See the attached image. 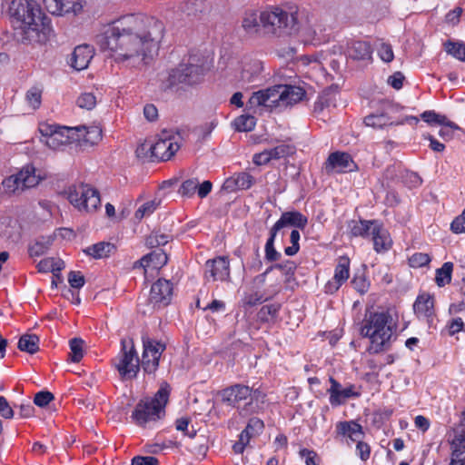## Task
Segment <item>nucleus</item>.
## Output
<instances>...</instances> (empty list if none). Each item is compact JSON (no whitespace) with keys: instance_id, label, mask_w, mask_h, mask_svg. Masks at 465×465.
<instances>
[{"instance_id":"62","label":"nucleus","mask_w":465,"mask_h":465,"mask_svg":"<svg viewBox=\"0 0 465 465\" xmlns=\"http://www.w3.org/2000/svg\"><path fill=\"white\" fill-rule=\"evenodd\" d=\"M0 416L5 419H11L14 416L13 408L4 396H0Z\"/></svg>"},{"instance_id":"47","label":"nucleus","mask_w":465,"mask_h":465,"mask_svg":"<svg viewBox=\"0 0 465 465\" xmlns=\"http://www.w3.org/2000/svg\"><path fill=\"white\" fill-rule=\"evenodd\" d=\"M25 99L33 109H37L42 102V90L37 86L31 87L26 92Z\"/></svg>"},{"instance_id":"43","label":"nucleus","mask_w":465,"mask_h":465,"mask_svg":"<svg viewBox=\"0 0 465 465\" xmlns=\"http://www.w3.org/2000/svg\"><path fill=\"white\" fill-rule=\"evenodd\" d=\"M248 104L251 107H269V88L254 92L250 97Z\"/></svg>"},{"instance_id":"4","label":"nucleus","mask_w":465,"mask_h":465,"mask_svg":"<svg viewBox=\"0 0 465 465\" xmlns=\"http://www.w3.org/2000/svg\"><path fill=\"white\" fill-rule=\"evenodd\" d=\"M220 396L223 403L237 409L239 415L249 416L263 410L267 393L262 386L256 388L236 383L222 390Z\"/></svg>"},{"instance_id":"1","label":"nucleus","mask_w":465,"mask_h":465,"mask_svg":"<svg viewBox=\"0 0 465 465\" xmlns=\"http://www.w3.org/2000/svg\"><path fill=\"white\" fill-rule=\"evenodd\" d=\"M163 34L164 25L158 19L130 14L103 25L94 42L115 64L142 70L157 55Z\"/></svg>"},{"instance_id":"63","label":"nucleus","mask_w":465,"mask_h":465,"mask_svg":"<svg viewBox=\"0 0 465 465\" xmlns=\"http://www.w3.org/2000/svg\"><path fill=\"white\" fill-rule=\"evenodd\" d=\"M271 161H272V158H271L268 149H266L261 153H255L252 156L253 163L258 166L265 165V164L269 163Z\"/></svg>"},{"instance_id":"40","label":"nucleus","mask_w":465,"mask_h":465,"mask_svg":"<svg viewBox=\"0 0 465 465\" xmlns=\"http://www.w3.org/2000/svg\"><path fill=\"white\" fill-rule=\"evenodd\" d=\"M444 50L447 54L456 59L465 62V44L460 42L447 41L444 43Z\"/></svg>"},{"instance_id":"20","label":"nucleus","mask_w":465,"mask_h":465,"mask_svg":"<svg viewBox=\"0 0 465 465\" xmlns=\"http://www.w3.org/2000/svg\"><path fill=\"white\" fill-rule=\"evenodd\" d=\"M413 311L419 320L431 323L435 316L434 297L427 292L419 294L413 303Z\"/></svg>"},{"instance_id":"7","label":"nucleus","mask_w":465,"mask_h":465,"mask_svg":"<svg viewBox=\"0 0 465 465\" xmlns=\"http://www.w3.org/2000/svg\"><path fill=\"white\" fill-rule=\"evenodd\" d=\"M210 67L211 64L207 56L199 54H191L186 63H182L170 71L168 84L170 87L178 84L187 86L199 84Z\"/></svg>"},{"instance_id":"50","label":"nucleus","mask_w":465,"mask_h":465,"mask_svg":"<svg viewBox=\"0 0 465 465\" xmlns=\"http://www.w3.org/2000/svg\"><path fill=\"white\" fill-rule=\"evenodd\" d=\"M353 288L361 294L366 293L371 286L370 282L363 273L355 274L351 280Z\"/></svg>"},{"instance_id":"10","label":"nucleus","mask_w":465,"mask_h":465,"mask_svg":"<svg viewBox=\"0 0 465 465\" xmlns=\"http://www.w3.org/2000/svg\"><path fill=\"white\" fill-rule=\"evenodd\" d=\"M66 193L70 203L80 212L93 213L101 206L99 192L88 184L72 185Z\"/></svg>"},{"instance_id":"25","label":"nucleus","mask_w":465,"mask_h":465,"mask_svg":"<svg viewBox=\"0 0 465 465\" xmlns=\"http://www.w3.org/2000/svg\"><path fill=\"white\" fill-rule=\"evenodd\" d=\"M167 262V255L163 252H152L134 263V269L143 268L146 272L147 268L159 269Z\"/></svg>"},{"instance_id":"22","label":"nucleus","mask_w":465,"mask_h":465,"mask_svg":"<svg viewBox=\"0 0 465 465\" xmlns=\"http://www.w3.org/2000/svg\"><path fill=\"white\" fill-rule=\"evenodd\" d=\"M307 223L308 219L302 213L298 211L285 212L281 215L280 219L274 223L272 229L277 232L286 226H293L303 230Z\"/></svg>"},{"instance_id":"31","label":"nucleus","mask_w":465,"mask_h":465,"mask_svg":"<svg viewBox=\"0 0 465 465\" xmlns=\"http://www.w3.org/2000/svg\"><path fill=\"white\" fill-rule=\"evenodd\" d=\"M282 93L283 106L300 102L305 94L302 88L293 85H282Z\"/></svg>"},{"instance_id":"58","label":"nucleus","mask_w":465,"mask_h":465,"mask_svg":"<svg viewBox=\"0 0 465 465\" xmlns=\"http://www.w3.org/2000/svg\"><path fill=\"white\" fill-rule=\"evenodd\" d=\"M300 456L304 460L306 465H319L320 458L313 450L301 449L299 451Z\"/></svg>"},{"instance_id":"30","label":"nucleus","mask_w":465,"mask_h":465,"mask_svg":"<svg viewBox=\"0 0 465 465\" xmlns=\"http://www.w3.org/2000/svg\"><path fill=\"white\" fill-rule=\"evenodd\" d=\"M420 118L430 125L449 126L451 129H460L453 122L450 121L444 114L436 113L433 110L425 111L420 114Z\"/></svg>"},{"instance_id":"6","label":"nucleus","mask_w":465,"mask_h":465,"mask_svg":"<svg viewBox=\"0 0 465 465\" xmlns=\"http://www.w3.org/2000/svg\"><path fill=\"white\" fill-rule=\"evenodd\" d=\"M171 386L166 381L160 384L153 397H146L139 401L132 412L131 418L141 427L156 421L165 415V406L169 401Z\"/></svg>"},{"instance_id":"35","label":"nucleus","mask_w":465,"mask_h":465,"mask_svg":"<svg viewBox=\"0 0 465 465\" xmlns=\"http://www.w3.org/2000/svg\"><path fill=\"white\" fill-rule=\"evenodd\" d=\"M335 94L331 91H323L317 98L314 103V113L321 114L325 109H330L331 107H335Z\"/></svg>"},{"instance_id":"12","label":"nucleus","mask_w":465,"mask_h":465,"mask_svg":"<svg viewBox=\"0 0 465 465\" xmlns=\"http://www.w3.org/2000/svg\"><path fill=\"white\" fill-rule=\"evenodd\" d=\"M40 180V176L35 173V168L32 164H27L16 174L5 178L2 185L5 193L18 194L25 189L35 187Z\"/></svg>"},{"instance_id":"8","label":"nucleus","mask_w":465,"mask_h":465,"mask_svg":"<svg viewBox=\"0 0 465 465\" xmlns=\"http://www.w3.org/2000/svg\"><path fill=\"white\" fill-rule=\"evenodd\" d=\"M261 24L265 31L273 35H291L299 31L298 12H287L281 7L272 6L261 12Z\"/></svg>"},{"instance_id":"2","label":"nucleus","mask_w":465,"mask_h":465,"mask_svg":"<svg viewBox=\"0 0 465 465\" xmlns=\"http://www.w3.org/2000/svg\"><path fill=\"white\" fill-rule=\"evenodd\" d=\"M9 15L18 39L24 44L44 43L50 32V19L34 0H13Z\"/></svg>"},{"instance_id":"57","label":"nucleus","mask_w":465,"mask_h":465,"mask_svg":"<svg viewBox=\"0 0 465 465\" xmlns=\"http://www.w3.org/2000/svg\"><path fill=\"white\" fill-rule=\"evenodd\" d=\"M364 124L373 128H382L387 124V119L383 114H371L364 118Z\"/></svg>"},{"instance_id":"37","label":"nucleus","mask_w":465,"mask_h":465,"mask_svg":"<svg viewBox=\"0 0 465 465\" xmlns=\"http://www.w3.org/2000/svg\"><path fill=\"white\" fill-rule=\"evenodd\" d=\"M453 264L450 262H444L440 268L437 269L435 282L438 286L443 287L450 282Z\"/></svg>"},{"instance_id":"3","label":"nucleus","mask_w":465,"mask_h":465,"mask_svg":"<svg viewBox=\"0 0 465 465\" xmlns=\"http://www.w3.org/2000/svg\"><path fill=\"white\" fill-rule=\"evenodd\" d=\"M397 329V321L389 311L371 312L365 314L360 333L370 341L368 352L378 354L391 349Z\"/></svg>"},{"instance_id":"38","label":"nucleus","mask_w":465,"mask_h":465,"mask_svg":"<svg viewBox=\"0 0 465 465\" xmlns=\"http://www.w3.org/2000/svg\"><path fill=\"white\" fill-rule=\"evenodd\" d=\"M232 125L238 132H250L254 129L256 119L254 116L242 114L234 119Z\"/></svg>"},{"instance_id":"24","label":"nucleus","mask_w":465,"mask_h":465,"mask_svg":"<svg viewBox=\"0 0 465 465\" xmlns=\"http://www.w3.org/2000/svg\"><path fill=\"white\" fill-rule=\"evenodd\" d=\"M254 178L249 173L242 172L227 178L223 183V188L227 192H235L237 190H247L252 187Z\"/></svg>"},{"instance_id":"45","label":"nucleus","mask_w":465,"mask_h":465,"mask_svg":"<svg viewBox=\"0 0 465 465\" xmlns=\"http://www.w3.org/2000/svg\"><path fill=\"white\" fill-rule=\"evenodd\" d=\"M282 85H274L269 88V108L282 107Z\"/></svg>"},{"instance_id":"41","label":"nucleus","mask_w":465,"mask_h":465,"mask_svg":"<svg viewBox=\"0 0 465 465\" xmlns=\"http://www.w3.org/2000/svg\"><path fill=\"white\" fill-rule=\"evenodd\" d=\"M268 151L272 160H280L294 153L295 148L288 143H281Z\"/></svg>"},{"instance_id":"60","label":"nucleus","mask_w":465,"mask_h":465,"mask_svg":"<svg viewBox=\"0 0 465 465\" xmlns=\"http://www.w3.org/2000/svg\"><path fill=\"white\" fill-rule=\"evenodd\" d=\"M68 282L71 287L80 289L84 285L85 280L80 272L71 271L68 273Z\"/></svg>"},{"instance_id":"54","label":"nucleus","mask_w":465,"mask_h":465,"mask_svg":"<svg viewBox=\"0 0 465 465\" xmlns=\"http://www.w3.org/2000/svg\"><path fill=\"white\" fill-rule=\"evenodd\" d=\"M79 107L91 110L96 104V97L92 93L82 94L76 101Z\"/></svg>"},{"instance_id":"16","label":"nucleus","mask_w":465,"mask_h":465,"mask_svg":"<svg viewBox=\"0 0 465 465\" xmlns=\"http://www.w3.org/2000/svg\"><path fill=\"white\" fill-rule=\"evenodd\" d=\"M324 168L328 173H346L357 170V164L348 153L334 152L328 156Z\"/></svg>"},{"instance_id":"59","label":"nucleus","mask_w":465,"mask_h":465,"mask_svg":"<svg viewBox=\"0 0 465 465\" xmlns=\"http://www.w3.org/2000/svg\"><path fill=\"white\" fill-rule=\"evenodd\" d=\"M54 399L53 393L47 391L37 392L34 398V403L39 407L47 406Z\"/></svg>"},{"instance_id":"21","label":"nucleus","mask_w":465,"mask_h":465,"mask_svg":"<svg viewBox=\"0 0 465 465\" xmlns=\"http://www.w3.org/2000/svg\"><path fill=\"white\" fill-rule=\"evenodd\" d=\"M371 237L373 242V249L378 253H384L392 247V239L390 232L378 220L371 231Z\"/></svg>"},{"instance_id":"51","label":"nucleus","mask_w":465,"mask_h":465,"mask_svg":"<svg viewBox=\"0 0 465 465\" xmlns=\"http://www.w3.org/2000/svg\"><path fill=\"white\" fill-rule=\"evenodd\" d=\"M198 185L197 179H188L182 183L179 188V193L183 196L192 197L196 193Z\"/></svg>"},{"instance_id":"52","label":"nucleus","mask_w":465,"mask_h":465,"mask_svg":"<svg viewBox=\"0 0 465 465\" xmlns=\"http://www.w3.org/2000/svg\"><path fill=\"white\" fill-rule=\"evenodd\" d=\"M430 262V257L427 253L416 252L409 258V264L413 268H420Z\"/></svg>"},{"instance_id":"27","label":"nucleus","mask_w":465,"mask_h":465,"mask_svg":"<svg viewBox=\"0 0 465 465\" xmlns=\"http://www.w3.org/2000/svg\"><path fill=\"white\" fill-rule=\"evenodd\" d=\"M452 456H464L465 457V412L460 424L453 430V438L450 441Z\"/></svg>"},{"instance_id":"13","label":"nucleus","mask_w":465,"mask_h":465,"mask_svg":"<svg viewBox=\"0 0 465 465\" xmlns=\"http://www.w3.org/2000/svg\"><path fill=\"white\" fill-rule=\"evenodd\" d=\"M143 347L141 367L145 373L153 374L159 367L160 358L166 346L154 339L143 337Z\"/></svg>"},{"instance_id":"5","label":"nucleus","mask_w":465,"mask_h":465,"mask_svg":"<svg viewBox=\"0 0 465 465\" xmlns=\"http://www.w3.org/2000/svg\"><path fill=\"white\" fill-rule=\"evenodd\" d=\"M101 139L102 129L97 125L61 126L54 134L45 139V144L54 150L74 143L81 147H88L96 144Z\"/></svg>"},{"instance_id":"26","label":"nucleus","mask_w":465,"mask_h":465,"mask_svg":"<svg viewBox=\"0 0 465 465\" xmlns=\"http://www.w3.org/2000/svg\"><path fill=\"white\" fill-rule=\"evenodd\" d=\"M347 54L353 60H371L372 48L369 42L357 40L348 44Z\"/></svg>"},{"instance_id":"23","label":"nucleus","mask_w":465,"mask_h":465,"mask_svg":"<svg viewBox=\"0 0 465 465\" xmlns=\"http://www.w3.org/2000/svg\"><path fill=\"white\" fill-rule=\"evenodd\" d=\"M94 56V50L89 45H81L74 48L70 58V65L76 71L87 68Z\"/></svg>"},{"instance_id":"39","label":"nucleus","mask_w":465,"mask_h":465,"mask_svg":"<svg viewBox=\"0 0 465 465\" xmlns=\"http://www.w3.org/2000/svg\"><path fill=\"white\" fill-rule=\"evenodd\" d=\"M281 305L278 303L263 305L259 312L258 318L262 322H272L277 318Z\"/></svg>"},{"instance_id":"29","label":"nucleus","mask_w":465,"mask_h":465,"mask_svg":"<svg viewBox=\"0 0 465 465\" xmlns=\"http://www.w3.org/2000/svg\"><path fill=\"white\" fill-rule=\"evenodd\" d=\"M377 220L351 221L349 223V234L351 237L367 238L371 236V231Z\"/></svg>"},{"instance_id":"44","label":"nucleus","mask_w":465,"mask_h":465,"mask_svg":"<svg viewBox=\"0 0 465 465\" xmlns=\"http://www.w3.org/2000/svg\"><path fill=\"white\" fill-rule=\"evenodd\" d=\"M51 244V241L48 239L46 241L37 240L34 243L28 246V253L30 257H39L45 254Z\"/></svg>"},{"instance_id":"15","label":"nucleus","mask_w":465,"mask_h":465,"mask_svg":"<svg viewBox=\"0 0 465 465\" xmlns=\"http://www.w3.org/2000/svg\"><path fill=\"white\" fill-rule=\"evenodd\" d=\"M265 80L266 76L263 74L262 61L254 59L244 63L240 76L242 86L255 87L262 84Z\"/></svg>"},{"instance_id":"34","label":"nucleus","mask_w":465,"mask_h":465,"mask_svg":"<svg viewBox=\"0 0 465 465\" xmlns=\"http://www.w3.org/2000/svg\"><path fill=\"white\" fill-rule=\"evenodd\" d=\"M18 349L29 354L39 351V337L35 334L25 333L18 341Z\"/></svg>"},{"instance_id":"28","label":"nucleus","mask_w":465,"mask_h":465,"mask_svg":"<svg viewBox=\"0 0 465 465\" xmlns=\"http://www.w3.org/2000/svg\"><path fill=\"white\" fill-rule=\"evenodd\" d=\"M261 12L254 9L245 10L242 18V28L248 35L258 34L261 31Z\"/></svg>"},{"instance_id":"19","label":"nucleus","mask_w":465,"mask_h":465,"mask_svg":"<svg viewBox=\"0 0 465 465\" xmlns=\"http://www.w3.org/2000/svg\"><path fill=\"white\" fill-rule=\"evenodd\" d=\"M329 381L331 383V387L327 391L330 394L329 401L331 406H340L343 404L347 399L357 398L360 396V393L354 391V385L342 388L341 384L333 377H330Z\"/></svg>"},{"instance_id":"36","label":"nucleus","mask_w":465,"mask_h":465,"mask_svg":"<svg viewBox=\"0 0 465 465\" xmlns=\"http://www.w3.org/2000/svg\"><path fill=\"white\" fill-rule=\"evenodd\" d=\"M273 269L281 271L282 273L286 277L285 281L290 282L294 278L297 265L293 261L286 260L281 263H275L274 265H272L270 268L266 270L265 272L261 274L260 277L264 278L265 275Z\"/></svg>"},{"instance_id":"48","label":"nucleus","mask_w":465,"mask_h":465,"mask_svg":"<svg viewBox=\"0 0 465 465\" xmlns=\"http://www.w3.org/2000/svg\"><path fill=\"white\" fill-rule=\"evenodd\" d=\"M52 3V8L49 10L51 14L62 15L64 14L70 13V9L73 7V0H57L54 5H53L54 0H50Z\"/></svg>"},{"instance_id":"33","label":"nucleus","mask_w":465,"mask_h":465,"mask_svg":"<svg viewBox=\"0 0 465 465\" xmlns=\"http://www.w3.org/2000/svg\"><path fill=\"white\" fill-rule=\"evenodd\" d=\"M114 250V245L110 242H100L84 250L85 253L94 259H102L110 255Z\"/></svg>"},{"instance_id":"18","label":"nucleus","mask_w":465,"mask_h":465,"mask_svg":"<svg viewBox=\"0 0 465 465\" xmlns=\"http://www.w3.org/2000/svg\"><path fill=\"white\" fill-rule=\"evenodd\" d=\"M173 296V283L165 279L157 280L151 287L150 302L153 305L166 306Z\"/></svg>"},{"instance_id":"55","label":"nucleus","mask_w":465,"mask_h":465,"mask_svg":"<svg viewBox=\"0 0 465 465\" xmlns=\"http://www.w3.org/2000/svg\"><path fill=\"white\" fill-rule=\"evenodd\" d=\"M251 439V432H248L247 430H242L239 434L238 440L232 445V450L235 453L241 454L244 451L245 447L249 443Z\"/></svg>"},{"instance_id":"56","label":"nucleus","mask_w":465,"mask_h":465,"mask_svg":"<svg viewBox=\"0 0 465 465\" xmlns=\"http://www.w3.org/2000/svg\"><path fill=\"white\" fill-rule=\"evenodd\" d=\"M379 57L385 63H390L394 59L392 46L387 43H381L378 49Z\"/></svg>"},{"instance_id":"46","label":"nucleus","mask_w":465,"mask_h":465,"mask_svg":"<svg viewBox=\"0 0 465 465\" xmlns=\"http://www.w3.org/2000/svg\"><path fill=\"white\" fill-rule=\"evenodd\" d=\"M83 344L84 341L82 339L74 338L70 341L71 353L69 357L72 361L79 362L82 360L84 356Z\"/></svg>"},{"instance_id":"42","label":"nucleus","mask_w":465,"mask_h":465,"mask_svg":"<svg viewBox=\"0 0 465 465\" xmlns=\"http://www.w3.org/2000/svg\"><path fill=\"white\" fill-rule=\"evenodd\" d=\"M277 232L271 228L270 237L268 238L265 244V259L269 262H276L280 259L281 253L278 252L274 248V241Z\"/></svg>"},{"instance_id":"61","label":"nucleus","mask_w":465,"mask_h":465,"mask_svg":"<svg viewBox=\"0 0 465 465\" xmlns=\"http://www.w3.org/2000/svg\"><path fill=\"white\" fill-rule=\"evenodd\" d=\"M356 451L359 458L362 461H366L367 460H369L371 455V447L368 443L364 441L357 440Z\"/></svg>"},{"instance_id":"11","label":"nucleus","mask_w":465,"mask_h":465,"mask_svg":"<svg viewBox=\"0 0 465 465\" xmlns=\"http://www.w3.org/2000/svg\"><path fill=\"white\" fill-rule=\"evenodd\" d=\"M121 351L114 360V364L122 379L132 380L137 376L140 370V361L134 344L121 341Z\"/></svg>"},{"instance_id":"14","label":"nucleus","mask_w":465,"mask_h":465,"mask_svg":"<svg viewBox=\"0 0 465 465\" xmlns=\"http://www.w3.org/2000/svg\"><path fill=\"white\" fill-rule=\"evenodd\" d=\"M204 279L208 282H225L230 279V262L226 256H217L204 264Z\"/></svg>"},{"instance_id":"64","label":"nucleus","mask_w":465,"mask_h":465,"mask_svg":"<svg viewBox=\"0 0 465 465\" xmlns=\"http://www.w3.org/2000/svg\"><path fill=\"white\" fill-rule=\"evenodd\" d=\"M159 461L153 456H136L133 458L131 465H158Z\"/></svg>"},{"instance_id":"53","label":"nucleus","mask_w":465,"mask_h":465,"mask_svg":"<svg viewBox=\"0 0 465 465\" xmlns=\"http://www.w3.org/2000/svg\"><path fill=\"white\" fill-rule=\"evenodd\" d=\"M300 232L298 230H292L290 235V241L292 245L284 249V252L288 256L295 255L300 250Z\"/></svg>"},{"instance_id":"49","label":"nucleus","mask_w":465,"mask_h":465,"mask_svg":"<svg viewBox=\"0 0 465 465\" xmlns=\"http://www.w3.org/2000/svg\"><path fill=\"white\" fill-rule=\"evenodd\" d=\"M158 205L159 203L155 200L144 203L135 212V218L142 220L143 217L151 215L157 209Z\"/></svg>"},{"instance_id":"17","label":"nucleus","mask_w":465,"mask_h":465,"mask_svg":"<svg viewBox=\"0 0 465 465\" xmlns=\"http://www.w3.org/2000/svg\"><path fill=\"white\" fill-rule=\"evenodd\" d=\"M350 276V259L347 256H341L334 270V275L331 280L324 285V292L327 294L335 293L341 286L349 279Z\"/></svg>"},{"instance_id":"32","label":"nucleus","mask_w":465,"mask_h":465,"mask_svg":"<svg viewBox=\"0 0 465 465\" xmlns=\"http://www.w3.org/2000/svg\"><path fill=\"white\" fill-rule=\"evenodd\" d=\"M337 430L341 435H347L352 441H357L363 434L362 427L355 421H341L337 424Z\"/></svg>"},{"instance_id":"9","label":"nucleus","mask_w":465,"mask_h":465,"mask_svg":"<svg viewBox=\"0 0 465 465\" xmlns=\"http://www.w3.org/2000/svg\"><path fill=\"white\" fill-rule=\"evenodd\" d=\"M177 138L169 131H163L154 143L145 141L136 150L137 155L145 154L152 160L168 161L179 150Z\"/></svg>"}]
</instances>
